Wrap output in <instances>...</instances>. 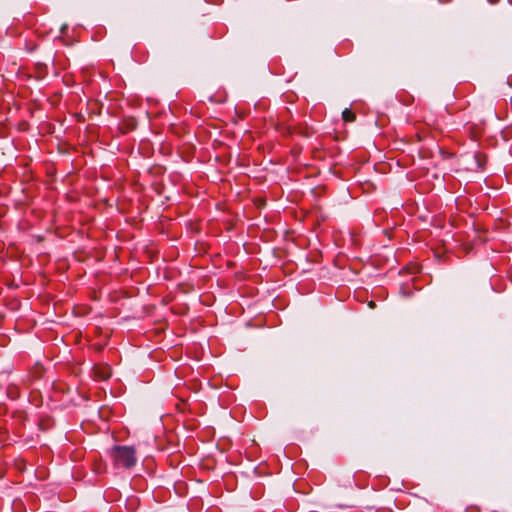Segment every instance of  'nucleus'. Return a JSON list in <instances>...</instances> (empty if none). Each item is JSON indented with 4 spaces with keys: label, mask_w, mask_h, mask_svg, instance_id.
I'll return each mask as SVG.
<instances>
[{
    "label": "nucleus",
    "mask_w": 512,
    "mask_h": 512,
    "mask_svg": "<svg viewBox=\"0 0 512 512\" xmlns=\"http://www.w3.org/2000/svg\"><path fill=\"white\" fill-rule=\"evenodd\" d=\"M110 455L116 467L132 469L137 462L136 449L133 446L115 445L110 450Z\"/></svg>",
    "instance_id": "nucleus-1"
},
{
    "label": "nucleus",
    "mask_w": 512,
    "mask_h": 512,
    "mask_svg": "<svg viewBox=\"0 0 512 512\" xmlns=\"http://www.w3.org/2000/svg\"><path fill=\"white\" fill-rule=\"evenodd\" d=\"M28 420V414L24 410H16L11 415L10 428L14 435L22 437L26 421Z\"/></svg>",
    "instance_id": "nucleus-2"
},
{
    "label": "nucleus",
    "mask_w": 512,
    "mask_h": 512,
    "mask_svg": "<svg viewBox=\"0 0 512 512\" xmlns=\"http://www.w3.org/2000/svg\"><path fill=\"white\" fill-rule=\"evenodd\" d=\"M95 379L105 381L112 375L111 367L108 364H95L93 367Z\"/></svg>",
    "instance_id": "nucleus-3"
},
{
    "label": "nucleus",
    "mask_w": 512,
    "mask_h": 512,
    "mask_svg": "<svg viewBox=\"0 0 512 512\" xmlns=\"http://www.w3.org/2000/svg\"><path fill=\"white\" fill-rule=\"evenodd\" d=\"M137 127V120L134 117H124L119 123V131L122 134H127Z\"/></svg>",
    "instance_id": "nucleus-4"
},
{
    "label": "nucleus",
    "mask_w": 512,
    "mask_h": 512,
    "mask_svg": "<svg viewBox=\"0 0 512 512\" xmlns=\"http://www.w3.org/2000/svg\"><path fill=\"white\" fill-rule=\"evenodd\" d=\"M55 421L49 415H42L38 421V429L42 432L49 431L54 427Z\"/></svg>",
    "instance_id": "nucleus-5"
},
{
    "label": "nucleus",
    "mask_w": 512,
    "mask_h": 512,
    "mask_svg": "<svg viewBox=\"0 0 512 512\" xmlns=\"http://www.w3.org/2000/svg\"><path fill=\"white\" fill-rule=\"evenodd\" d=\"M44 374H45V368L39 363L35 364L30 369V372H29V376L32 380H39L44 376Z\"/></svg>",
    "instance_id": "nucleus-6"
},
{
    "label": "nucleus",
    "mask_w": 512,
    "mask_h": 512,
    "mask_svg": "<svg viewBox=\"0 0 512 512\" xmlns=\"http://www.w3.org/2000/svg\"><path fill=\"white\" fill-rule=\"evenodd\" d=\"M35 78L41 80L48 74V68L45 63L37 62L34 66Z\"/></svg>",
    "instance_id": "nucleus-7"
},
{
    "label": "nucleus",
    "mask_w": 512,
    "mask_h": 512,
    "mask_svg": "<svg viewBox=\"0 0 512 512\" xmlns=\"http://www.w3.org/2000/svg\"><path fill=\"white\" fill-rule=\"evenodd\" d=\"M6 394L11 400H16L20 397V390L17 385L10 384L6 389Z\"/></svg>",
    "instance_id": "nucleus-8"
},
{
    "label": "nucleus",
    "mask_w": 512,
    "mask_h": 512,
    "mask_svg": "<svg viewBox=\"0 0 512 512\" xmlns=\"http://www.w3.org/2000/svg\"><path fill=\"white\" fill-rule=\"evenodd\" d=\"M342 118H343L344 122H351L352 121V110L346 108L342 112Z\"/></svg>",
    "instance_id": "nucleus-9"
},
{
    "label": "nucleus",
    "mask_w": 512,
    "mask_h": 512,
    "mask_svg": "<svg viewBox=\"0 0 512 512\" xmlns=\"http://www.w3.org/2000/svg\"><path fill=\"white\" fill-rule=\"evenodd\" d=\"M7 439V428L0 429V442H3Z\"/></svg>",
    "instance_id": "nucleus-10"
},
{
    "label": "nucleus",
    "mask_w": 512,
    "mask_h": 512,
    "mask_svg": "<svg viewBox=\"0 0 512 512\" xmlns=\"http://www.w3.org/2000/svg\"><path fill=\"white\" fill-rule=\"evenodd\" d=\"M364 188V184L361 182V181H358L357 184H354V192L357 190V189H361L363 190Z\"/></svg>",
    "instance_id": "nucleus-11"
},
{
    "label": "nucleus",
    "mask_w": 512,
    "mask_h": 512,
    "mask_svg": "<svg viewBox=\"0 0 512 512\" xmlns=\"http://www.w3.org/2000/svg\"><path fill=\"white\" fill-rule=\"evenodd\" d=\"M474 157H475V159H476V161H477V166H478L479 168H480V167H482L481 159H480V158H481V155H480V154H478V153H476Z\"/></svg>",
    "instance_id": "nucleus-12"
},
{
    "label": "nucleus",
    "mask_w": 512,
    "mask_h": 512,
    "mask_svg": "<svg viewBox=\"0 0 512 512\" xmlns=\"http://www.w3.org/2000/svg\"><path fill=\"white\" fill-rule=\"evenodd\" d=\"M14 509H19L16 502H14Z\"/></svg>",
    "instance_id": "nucleus-13"
},
{
    "label": "nucleus",
    "mask_w": 512,
    "mask_h": 512,
    "mask_svg": "<svg viewBox=\"0 0 512 512\" xmlns=\"http://www.w3.org/2000/svg\"><path fill=\"white\" fill-rule=\"evenodd\" d=\"M354 237L356 236V232H353ZM356 245V240L354 239V246Z\"/></svg>",
    "instance_id": "nucleus-14"
},
{
    "label": "nucleus",
    "mask_w": 512,
    "mask_h": 512,
    "mask_svg": "<svg viewBox=\"0 0 512 512\" xmlns=\"http://www.w3.org/2000/svg\"><path fill=\"white\" fill-rule=\"evenodd\" d=\"M369 305H370V307H373L374 306V302L370 301Z\"/></svg>",
    "instance_id": "nucleus-15"
}]
</instances>
